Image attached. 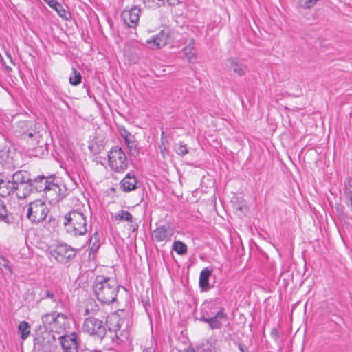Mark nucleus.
Listing matches in <instances>:
<instances>
[{"mask_svg":"<svg viewBox=\"0 0 352 352\" xmlns=\"http://www.w3.org/2000/svg\"><path fill=\"white\" fill-rule=\"evenodd\" d=\"M42 324L35 329V340L43 347L52 345L55 341L54 332L60 333L69 326L68 316L60 312L54 311L43 314L41 318Z\"/></svg>","mask_w":352,"mask_h":352,"instance_id":"nucleus-1","label":"nucleus"},{"mask_svg":"<svg viewBox=\"0 0 352 352\" xmlns=\"http://www.w3.org/2000/svg\"><path fill=\"white\" fill-rule=\"evenodd\" d=\"M93 288L98 300L109 305L116 300L120 286L113 278L98 276L95 279Z\"/></svg>","mask_w":352,"mask_h":352,"instance_id":"nucleus-2","label":"nucleus"},{"mask_svg":"<svg viewBox=\"0 0 352 352\" xmlns=\"http://www.w3.org/2000/svg\"><path fill=\"white\" fill-rule=\"evenodd\" d=\"M63 226L67 233L74 236L86 234L89 228L85 214L78 210H72L63 217Z\"/></svg>","mask_w":352,"mask_h":352,"instance_id":"nucleus-3","label":"nucleus"},{"mask_svg":"<svg viewBox=\"0 0 352 352\" xmlns=\"http://www.w3.org/2000/svg\"><path fill=\"white\" fill-rule=\"evenodd\" d=\"M109 326L108 331L105 330V336L102 338H100L101 340L108 342L111 340L112 342L119 344L120 341L123 340V338H126L128 333L124 334L122 332V327L124 323V320L118 315H113L109 319Z\"/></svg>","mask_w":352,"mask_h":352,"instance_id":"nucleus-4","label":"nucleus"},{"mask_svg":"<svg viewBox=\"0 0 352 352\" xmlns=\"http://www.w3.org/2000/svg\"><path fill=\"white\" fill-rule=\"evenodd\" d=\"M108 162L111 168L116 173H123L128 167V160L120 147L115 146L108 153Z\"/></svg>","mask_w":352,"mask_h":352,"instance_id":"nucleus-5","label":"nucleus"},{"mask_svg":"<svg viewBox=\"0 0 352 352\" xmlns=\"http://www.w3.org/2000/svg\"><path fill=\"white\" fill-rule=\"evenodd\" d=\"M67 188L59 179L54 177L45 192V198L51 205H56L67 195Z\"/></svg>","mask_w":352,"mask_h":352,"instance_id":"nucleus-6","label":"nucleus"},{"mask_svg":"<svg viewBox=\"0 0 352 352\" xmlns=\"http://www.w3.org/2000/svg\"><path fill=\"white\" fill-rule=\"evenodd\" d=\"M76 250L66 243H60L50 250V254L58 263L67 264L76 256Z\"/></svg>","mask_w":352,"mask_h":352,"instance_id":"nucleus-7","label":"nucleus"},{"mask_svg":"<svg viewBox=\"0 0 352 352\" xmlns=\"http://www.w3.org/2000/svg\"><path fill=\"white\" fill-rule=\"evenodd\" d=\"M48 212L45 204L41 200H36L29 204L27 217L32 223H39L46 219Z\"/></svg>","mask_w":352,"mask_h":352,"instance_id":"nucleus-8","label":"nucleus"},{"mask_svg":"<svg viewBox=\"0 0 352 352\" xmlns=\"http://www.w3.org/2000/svg\"><path fill=\"white\" fill-rule=\"evenodd\" d=\"M82 330L84 333L97 338H102L105 336L103 321L94 317H88L84 320Z\"/></svg>","mask_w":352,"mask_h":352,"instance_id":"nucleus-9","label":"nucleus"},{"mask_svg":"<svg viewBox=\"0 0 352 352\" xmlns=\"http://www.w3.org/2000/svg\"><path fill=\"white\" fill-rule=\"evenodd\" d=\"M14 155L15 151L11 143L0 136V164L8 168L13 167Z\"/></svg>","mask_w":352,"mask_h":352,"instance_id":"nucleus-10","label":"nucleus"},{"mask_svg":"<svg viewBox=\"0 0 352 352\" xmlns=\"http://www.w3.org/2000/svg\"><path fill=\"white\" fill-rule=\"evenodd\" d=\"M174 234L173 228L169 224L158 226L151 233L153 241L158 243H167Z\"/></svg>","mask_w":352,"mask_h":352,"instance_id":"nucleus-11","label":"nucleus"},{"mask_svg":"<svg viewBox=\"0 0 352 352\" xmlns=\"http://www.w3.org/2000/svg\"><path fill=\"white\" fill-rule=\"evenodd\" d=\"M59 340L64 352H78L79 344L76 333L61 336Z\"/></svg>","mask_w":352,"mask_h":352,"instance_id":"nucleus-12","label":"nucleus"},{"mask_svg":"<svg viewBox=\"0 0 352 352\" xmlns=\"http://www.w3.org/2000/svg\"><path fill=\"white\" fill-rule=\"evenodd\" d=\"M140 13V8L138 6H133L129 10H123L122 18L128 27L135 28L138 24Z\"/></svg>","mask_w":352,"mask_h":352,"instance_id":"nucleus-13","label":"nucleus"},{"mask_svg":"<svg viewBox=\"0 0 352 352\" xmlns=\"http://www.w3.org/2000/svg\"><path fill=\"white\" fill-rule=\"evenodd\" d=\"M168 38V30L163 29L159 34L153 36L152 39L148 40L146 43L153 48H161L167 44Z\"/></svg>","mask_w":352,"mask_h":352,"instance_id":"nucleus-14","label":"nucleus"},{"mask_svg":"<svg viewBox=\"0 0 352 352\" xmlns=\"http://www.w3.org/2000/svg\"><path fill=\"white\" fill-rule=\"evenodd\" d=\"M54 177V176L45 177L44 175H39L35 179H32L33 190H35L36 192H43L45 193Z\"/></svg>","mask_w":352,"mask_h":352,"instance_id":"nucleus-15","label":"nucleus"},{"mask_svg":"<svg viewBox=\"0 0 352 352\" xmlns=\"http://www.w3.org/2000/svg\"><path fill=\"white\" fill-rule=\"evenodd\" d=\"M8 188H10L12 193L16 194L19 199H25L33 192L32 181L14 186H8Z\"/></svg>","mask_w":352,"mask_h":352,"instance_id":"nucleus-16","label":"nucleus"},{"mask_svg":"<svg viewBox=\"0 0 352 352\" xmlns=\"http://www.w3.org/2000/svg\"><path fill=\"white\" fill-rule=\"evenodd\" d=\"M40 296L41 299H50L52 302L56 303H58L61 300L60 289L57 287H45L42 288Z\"/></svg>","mask_w":352,"mask_h":352,"instance_id":"nucleus-17","label":"nucleus"},{"mask_svg":"<svg viewBox=\"0 0 352 352\" xmlns=\"http://www.w3.org/2000/svg\"><path fill=\"white\" fill-rule=\"evenodd\" d=\"M226 66L230 71L239 76H242L246 73V67L235 58H228Z\"/></svg>","mask_w":352,"mask_h":352,"instance_id":"nucleus-18","label":"nucleus"},{"mask_svg":"<svg viewBox=\"0 0 352 352\" xmlns=\"http://www.w3.org/2000/svg\"><path fill=\"white\" fill-rule=\"evenodd\" d=\"M121 189L125 192H131L136 188L137 179L134 174L129 173L126 176L121 180L120 183Z\"/></svg>","mask_w":352,"mask_h":352,"instance_id":"nucleus-19","label":"nucleus"},{"mask_svg":"<svg viewBox=\"0 0 352 352\" xmlns=\"http://www.w3.org/2000/svg\"><path fill=\"white\" fill-rule=\"evenodd\" d=\"M32 179L30 173L25 170H19L12 175V181L8 182V186H14L26 182H30Z\"/></svg>","mask_w":352,"mask_h":352,"instance_id":"nucleus-20","label":"nucleus"},{"mask_svg":"<svg viewBox=\"0 0 352 352\" xmlns=\"http://www.w3.org/2000/svg\"><path fill=\"white\" fill-rule=\"evenodd\" d=\"M226 318L227 315L224 312V309H220V310L214 316L210 317L209 326L210 329H221L223 326L222 320H226Z\"/></svg>","mask_w":352,"mask_h":352,"instance_id":"nucleus-21","label":"nucleus"},{"mask_svg":"<svg viewBox=\"0 0 352 352\" xmlns=\"http://www.w3.org/2000/svg\"><path fill=\"white\" fill-rule=\"evenodd\" d=\"M144 3L151 8H160L167 3L169 6H175L179 0H143Z\"/></svg>","mask_w":352,"mask_h":352,"instance_id":"nucleus-22","label":"nucleus"},{"mask_svg":"<svg viewBox=\"0 0 352 352\" xmlns=\"http://www.w3.org/2000/svg\"><path fill=\"white\" fill-rule=\"evenodd\" d=\"M211 274H212V270L209 269L208 267L204 268L201 272L200 276H199V287L203 290H207L210 287L208 280H209L210 276H211Z\"/></svg>","mask_w":352,"mask_h":352,"instance_id":"nucleus-23","label":"nucleus"},{"mask_svg":"<svg viewBox=\"0 0 352 352\" xmlns=\"http://www.w3.org/2000/svg\"><path fill=\"white\" fill-rule=\"evenodd\" d=\"M100 247V236L99 234L96 232L89 239V258H91V254H95Z\"/></svg>","mask_w":352,"mask_h":352,"instance_id":"nucleus-24","label":"nucleus"},{"mask_svg":"<svg viewBox=\"0 0 352 352\" xmlns=\"http://www.w3.org/2000/svg\"><path fill=\"white\" fill-rule=\"evenodd\" d=\"M186 58L192 62L196 58L197 50L194 46V40L190 39L189 43L183 49Z\"/></svg>","mask_w":352,"mask_h":352,"instance_id":"nucleus-25","label":"nucleus"},{"mask_svg":"<svg viewBox=\"0 0 352 352\" xmlns=\"http://www.w3.org/2000/svg\"><path fill=\"white\" fill-rule=\"evenodd\" d=\"M18 332L20 334V338L23 340L27 339L30 335L31 331V327L29 323L26 321H21L19 322L18 325Z\"/></svg>","mask_w":352,"mask_h":352,"instance_id":"nucleus-26","label":"nucleus"},{"mask_svg":"<svg viewBox=\"0 0 352 352\" xmlns=\"http://www.w3.org/2000/svg\"><path fill=\"white\" fill-rule=\"evenodd\" d=\"M113 219L115 221L132 222L133 218L132 214L129 212L121 210L113 215Z\"/></svg>","mask_w":352,"mask_h":352,"instance_id":"nucleus-27","label":"nucleus"},{"mask_svg":"<svg viewBox=\"0 0 352 352\" xmlns=\"http://www.w3.org/2000/svg\"><path fill=\"white\" fill-rule=\"evenodd\" d=\"M25 135H27L30 139H32V146L38 145V146L42 147L43 144H45L43 140L42 135L39 132H29L28 133H25Z\"/></svg>","mask_w":352,"mask_h":352,"instance_id":"nucleus-28","label":"nucleus"},{"mask_svg":"<svg viewBox=\"0 0 352 352\" xmlns=\"http://www.w3.org/2000/svg\"><path fill=\"white\" fill-rule=\"evenodd\" d=\"M173 250H174L178 254L184 255L187 252V246L184 243L177 241L173 243Z\"/></svg>","mask_w":352,"mask_h":352,"instance_id":"nucleus-29","label":"nucleus"},{"mask_svg":"<svg viewBox=\"0 0 352 352\" xmlns=\"http://www.w3.org/2000/svg\"><path fill=\"white\" fill-rule=\"evenodd\" d=\"M81 74L74 68L72 69V74L69 77V82L73 85H78L81 82Z\"/></svg>","mask_w":352,"mask_h":352,"instance_id":"nucleus-30","label":"nucleus"},{"mask_svg":"<svg viewBox=\"0 0 352 352\" xmlns=\"http://www.w3.org/2000/svg\"><path fill=\"white\" fill-rule=\"evenodd\" d=\"M119 132L122 138H124L126 144L128 143H132V140L135 139L134 136L132 135L124 127L120 128Z\"/></svg>","mask_w":352,"mask_h":352,"instance_id":"nucleus-31","label":"nucleus"},{"mask_svg":"<svg viewBox=\"0 0 352 352\" xmlns=\"http://www.w3.org/2000/svg\"><path fill=\"white\" fill-rule=\"evenodd\" d=\"M0 270L1 271L6 270L10 274H12V270L9 265V261L3 256H0Z\"/></svg>","mask_w":352,"mask_h":352,"instance_id":"nucleus-32","label":"nucleus"},{"mask_svg":"<svg viewBox=\"0 0 352 352\" xmlns=\"http://www.w3.org/2000/svg\"><path fill=\"white\" fill-rule=\"evenodd\" d=\"M0 221L8 222V211L6 206L3 201L0 200Z\"/></svg>","mask_w":352,"mask_h":352,"instance_id":"nucleus-33","label":"nucleus"},{"mask_svg":"<svg viewBox=\"0 0 352 352\" xmlns=\"http://www.w3.org/2000/svg\"><path fill=\"white\" fill-rule=\"evenodd\" d=\"M156 344L153 340H150L142 346V352H155Z\"/></svg>","mask_w":352,"mask_h":352,"instance_id":"nucleus-34","label":"nucleus"},{"mask_svg":"<svg viewBox=\"0 0 352 352\" xmlns=\"http://www.w3.org/2000/svg\"><path fill=\"white\" fill-rule=\"evenodd\" d=\"M175 152L179 155H185L188 153V150L186 144H179L175 146Z\"/></svg>","mask_w":352,"mask_h":352,"instance_id":"nucleus-35","label":"nucleus"},{"mask_svg":"<svg viewBox=\"0 0 352 352\" xmlns=\"http://www.w3.org/2000/svg\"><path fill=\"white\" fill-rule=\"evenodd\" d=\"M127 147L129 149L130 153L133 155H137L138 153V150L137 148V144L135 142V139L132 140V143L126 144Z\"/></svg>","mask_w":352,"mask_h":352,"instance_id":"nucleus-36","label":"nucleus"},{"mask_svg":"<svg viewBox=\"0 0 352 352\" xmlns=\"http://www.w3.org/2000/svg\"><path fill=\"white\" fill-rule=\"evenodd\" d=\"M54 10H55L58 15L62 17V18H64V19H67V15H68V13L63 8V6H61V4H60V7H55L54 8Z\"/></svg>","mask_w":352,"mask_h":352,"instance_id":"nucleus-37","label":"nucleus"},{"mask_svg":"<svg viewBox=\"0 0 352 352\" xmlns=\"http://www.w3.org/2000/svg\"><path fill=\"white\" fill-rule=\"evenodd\" d=\"M45 2L52 8L60 7V3L56 0H44Z\"/></svg>","mask_w":352,"mask_h":352,"instance_id":"nucleus-38","label":"nucleus"},{"mask_svg":"<svg viewBox=\"0 0 352 352\" xmlns=\"http://www.w3.org/2000/svg\"><path fill=\"white\" fill-rule=\"evenodd\" d=\"M271 335L275 339H278L279 337L278 331L276 328H273L271 331Z\"/></svg>","mask_w":352,"mask_h":352,"instance_id":"nucleus-39","label":"nucleus"},{"mask_svg":"<svg viewBox=\"0 0 352 352\" xmlns=\"http://www.w3.org/2000/svg\"><path fill=\"white\" fill-rule=\"evenodd\" d=\"M199 320L205 323H208V324H210V317H206L205 316H203L200 318Z\"/></svg>","mask_w":352,"mask_h":352,"instance_id":"nucleus-40","label":"nucleus"},{"mask_svg":"<svg viewBox=\"0 0 352 352\" xmlns=\"http://www.w3.org/2000/svg\"><path fill=\"white\" fill-rule=\"evenodd\" d=\"M6 55H7V57H8V58H10V60L11 64H12V65H14V61H13V59H12V56H11V54H10V53H8V52H6Z\"/></svg>","mask_w":352,"mask_h":352,"instance_id":"nucleus-41","label":"nucleus"},{"mask_svg":"<svg viewBox=\"0 0 352 352\" xmlns=\"http://www.w3.org/2000/svg\"><path fill=\"white\" fill-rule=\"evenodd\" d=\"M94 309H91L90 311L89 308H87L85 310V314H89L94 313Z\"/></svg>","mask_w":352,"mask_h":352,"instance_id":"nucleus-42","label":"nucleus"},{"mask_svg":"<svg viewBox=\"0 0 352 352\" xmlns=\"http://www.w3.org/2000/svg\"><path fill=\"white\" fill-rule=\"evenodd\" d=\"M211 346H212V349H210V352H214V351H215V350H214V346H212V345H211Z\"/></svg>","mask_w":352,"mask_h":352,"instance_id":"nucleus-43","label":"nucleus"},{"mask_svg":"<svg viewBox=\"0 0 352 352\" xmlns=\"http://www.w3.org/2000/svg\"><path fill=\"white\" fill-rule=\"evenodd\" d=\"M6 67L8 70H12V67H10V66L8 65H6Z\"/></svg>","mask_w":352,"mask_h":352,"instance_id":"nucleus-44","label":"nucleus"},{"mask_svg":"<svg viewBox=\"0 0 352 352\" xmlns=\"http://www.w3.org/2000/svg\"><path fill=\"white\" fill-rule=\"evenodd\" d=\"M240 350H241V352H245L243 348L241 347V346H240Z\"/></svg>","mask_w":352,"mask_h":352,"instance_id":"nucleus-45","label":"nucleus"}]
</instances>
